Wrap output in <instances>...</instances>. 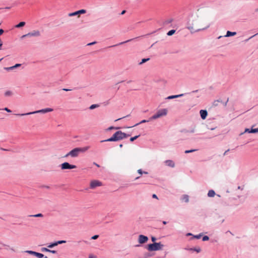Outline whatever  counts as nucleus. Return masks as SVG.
I'll return each instance as SVG.
<instances>
[{"label": "nucleus", "instance_id": "57", "mask_svg": "<svg viewBox=\"0 0 258 258\" xmlns=\"http://www.w3.org/2000/svg\"><path fill=\"white\" fill-rule=\"evenodd\" d=\"M238 189H242V188H241V187H240V186H239L238 187Z\"/></svg>", "mask_w": 258, "mask_h": 258}, {"label": "nucleus", "instance_id": "11", "mask_svg": "<svg viewBox=\"0 0 258 258\" xmlns=\"http://www.w3.org/2000/svg\"><path fill=\"white\" fill-rule=\"evenodd\" d=\"M200 115L203 119H206L207 116L208 112L206 110H201L200 111Z\"/></svg>", "mask_w": 258, "mask_h": 258}, {"label": "nucleus", "instance_id": "60", "mask_svg": "<svg viewBox=\"0 0 258 258\" xmlns=\"http://www.w3.org/2000/svg\"><path fill=\"white\" fill-rule=\"evenodd\" d=\"M144 173H145V174H147V172H144Z\"/></svg>", "mask_w": 258, "mask_h": 258}, {"label": "nucleus", "instance_id": "12", "mask_svg": "<svg viewBox=\"0 0 258 258\" xmlns=\"http://www.w3.org/2000/svg\"><path fill=\"white\" fill-rule=\"evenodd\" d=\"M165 163L167 166H170L171 167H174L175 166L174 162L170 160H166L165 161Z\"/></svg>", "mask_w": 258, "mask_h": 258}, {"label": "nucleus", "instance_id": "32", "mask_svg": "<svg viewBox=\"0 0 258 258\" xmlns=\"http://www.w3.org/2000/svg\"><path fill=\"white\" fill-rule=\"evenodd\" d=\"M66 242V241L65 240H59V241H56L57 245H58L59 244L65 243Z\"/></svg>", "mask_w": 258, "mask_h": 258}, {"label": "nucleus", "instance_id": "61", "mask_svg": "<svg viewBox=\"0 0 258 258\" xmlns=\"http://www.w3.org/2000/svg\"><path fill=\"white\" fill-rule=\"evenodd\" d=\"M3 59V58H1V59H0V61H1Z\"/></svg>", "mask_w": 258, "mask_h": 258}, {"label": "nucleus", "instance_id": "26", "mask_svg": "<svg viewBox=\"0 0 258 258\" xmlns=\"http://www.w3.org/2000/svg\"><path fill=\"white\" fill-rule=\"evenodd\" d=\"M57 245V243H56V242H54V243H51L50 244H49V245H48V247L49 248H52L55 246H56Z\"/></svg>", "mask_w": 258, "mask_h": 258}, {"label": "nucleus", "instance_id": "6", "mask_svg": "<svg viewBox=\"0 0 258 258\" xmlns=\"http://www.w3.org/2000/svg\"><path fill=\"white\" fill-rule=\"evenodd\" d=\"M164 245L162 244L160 242L159 243H154L152 244H150L148 245L147 249L149 251H156L162 249Z\"/></svg>", "mask_w": 258, "mask_h": 258}, {"label": "nucleus", "instance_id": "19", "mask_svg": "<svg viewBox=\"0 0 258 258\" xmlns=\"http://www.w3.org/2000/svg\"><path fill=\"white\" fill-rule=\"evenodd\" d=\"M35 256H37L38 258H42L43 257H44V255L43 254L37 252H35Z\"/></svg>", "mask_w": 258, "mask_h": 258}, {"label": "nucleus", "instance_id": "1", "mask_svg": "<svg viewBox=\"0 0 258 258\" xmlns=\"http://www.w3.org/2000/svg\"><path fill=\"white\" fill-rule=\"evenodd\" d=\"M210 26L209 24L207 23L205 25L202 24V22L198 19L192 20L188 22L187 28L191 32L194 33L199 31L203 30Z\"/></svg>", "mask_w": 258, "mask_h": 258}, {"label": "nucleus", "instance_id": "53", "mask_svg": "<svg viewBox=\"0 0 258 258\" xmlns=\"http://www.w3.org/2000/svg\"><path fill=\"white\" fill-rule=\"evenodd\" d=\"M94 164H95V165H96V166H97V167H99V165L98 164H96V163H94Z\"/></svg>", "mask_w": 258, "mask_h": 258}, {"label": "nucleus", "instance_id": "46", "mask_svg": "<svg viewBox=\"0 0 258 258\" xmlns=\"http://www.w3.org/2000/svg\"><path fill=\"white\" fill-rule=\"evenodd\" d=\"M95 43H96V42H93L90 43L88 44V45H93V44H94Z\"/></svg>", "mask_w": 258, "mask_h": 258}, {"label": "nucleus", "instance_id": "36", "mask_svg": "<svg viewBox=\"0 0 258 258\" xmlns=\"http://www.w3.org/2000/svg\"><path fill=\"white\" fill-rule=\"evenodd\" d=\"M196 151H197V150H186L185 151V153H189L193 152Z\"/></svg>", "mask_w": 258, "mask_h": 258}, {"label": "nucleus", "instance_id": "30", "mask_svg": "<svg viewBox=\"0 0 258 258\" xmlns=\"http://www.w3.org/2000/svg\"><path fill=\"white\" fill-rule=\"evenodd\" d=\"M139 136H140V135H138V136H135L134 137H132L130 138V141L131 142H133L134 141L136 140L137 138H138L139 137Z\"/></svg>", "mask_w": 258, "mask_h": 258}, {"label": "nucleus", "instance_id": "45", "mask_svg": "<svg viewBox=\"0 0 258 258\" xmlns=\"http://www.w3.org/2000/svg\"><path fill=\"white\" fill-rule=\"evenodd\" d=\"M4 30L3 29H0V35H2L4 33Z\"/></svg>", "mask_w": 258, "mask_h": 258}, {"label": "nucleus", "instance_id": "48", "mask_svg": "<svg viewBox=\"0 0 258 258\" xmlns=\"http://www.w3.org/2000/svg\"><path fill=\"white\" fill-rule=\"evenodd\" d=\"M229 149H228L227 150H226V151L224 152V154H223V155H224V156H225V155L226 154V153H227L228 152H229Z\"/></svg>", "mask_w": 258, "mask_h": 258}, {"label": "nucleus", "instance_id": "59", "mask_svg": "<svg viewBox=\"0 0 258 258\" xmlns=\"http://www.w3.org/2000/svg\"><path fill=\"white\" fill-rule=\"evenodd\" d=\"M254 35L251 36L249 39H250L251 38H252Z\"/></svg>", "mask_w": 258, "mask_h": 258}, {"label": "nucleus", "instance_id": "41", "mask_svg": "<svg viewBox=\"0 0 258 258\" xmlns=\"http://www.w3.org/2000/svg\"><path fill=\"white\" fill-rule=\"evenodd\" d=\"M138 172L140 174L142 175L143 174L142 170L141 169H139L138 170Z\"/></svg>", "mask_w": 258, "mask_h": 258}, {"label": "nucleus", "instance_id": "64", "mask_svg": "<svg viewBox=\"0 0 258 258\" xmlns=\"http://www.w3.org/2000/svg\"><path fill=\"white\" fill-rule=\"evenodd\" d=\"M44 258H48V257L46 256H45Z\"/></svg>", "mask_w": 258, "mask_h": 258}, {"label": "nucleus", "instance_id": "14", "mask_svg": "<svg viewBox=\"0 0 258 258\" xmlns=\"http://www.w3.org/2000/svg\"><path fill=\"white\" fill-rule=\"evenodd\" d=\"M236 34V32H230L229 31H228L227 32L226 35L225 36V37H230L232 36H234Z\"/></svg>", "mask_w": 258, "mask_h": 258}, {"label": "nucleus", "instance_id": "40", "mask_svg": "<svg viewBox=\"0 0 258 258\" xmlns=\"http://www.w3.org/2000/svg\"><path fill=\"white\" fill-rule=\"evenodd\" d=\"M4 110H6L8 112H11V110L8 109V108L6 107L4 109Z\"/></svg>", "mask_w": 258, "mask_h": 258}, {"label": "nucleus", "instance_id": "54", "mask_svg": "<svg viewBox=\"0 0 258 258\" xmlns=\"http://www.w3.org/2000/svg\"><path fill=\"white\" fill-rule=\"evenodd\" d=\"M195 132L194 130H192L191 131H190V133H194Z\"/></svg>", "mask_w": 258, "mask_h": 258}, {"label": "nucleus", "instance_id": "2", "mask_svg": "<svg viewBox=\"0 0 258 258\" xmlns=\"http://www.w3.org/2000/svg\"><path fill=\"white\" fill-rule=\"evenodd\" d=\"M129 136L130 135L126 134L125 133H123L121 131H117L113 135L112 137L107 140L102 141L101 142L118 141L123 139L126 138Z\"/></svg>", "mask_w": 258, "mask_h": 258}, {"label": "nucleus", "instance_id": "7", "mask_svg": "<svg viewBox=\"0 0 258 258\" xmlns=\"http://www.w3.org/2000/svg\"><path fill=\"white\" fill-rule=\"evenodd\" d=\"M41 35L40 32L38 30H33L26 34L23 35L21 36V38H24L26 37H39Z\"/></svg>", "mask_w": 258, "mask_h": 258}, {"label": "nucleus", "instance_id": "51", "mask_svg": "<svg viewBox=\"0 0 258 258\" xmlns=\"http://www.w3.org/2000/svg\"><path fill=\"white\" fill-rule=\"evenodd\" d=\"M249 131H249V129H246V130H245V132H248V133H249Z\"/></svg>", "mask_w": 258, "mask_h": 258}, {"label": "nucleus", "instance_id": "56", "mask_svg": "<svg viewBox=\"0 0 258 258\" xmlns=\"http://www.w3.org/2000/svg\"><path fill=\"white\" fill-rule=\"evenodd\" d=\"M122 147V144L119 145V147L121 148Z\"/></svg>", "mask_w": 258, "mask_h": 258}, {"label": "nucleus", "instance_id": "31", "mask_svg": "<svg viewBox=\"0 0 258 258\" xmlns=\"http://www.w3.org/2000/svg\"><path fill=\"white\" fill-rule=\"evenodd\" d=\"M27 253H28L29 254H33L34 255H35V251H32V250H27L26 251Z\"/></svg>", "mask_w": 258, "mask_h": 258}, {"label": "nucleus", "instance_id": "10", "mask_svg": "<svg viewBox=\"0 0 258 258\" xmlns=\"http://www.w3.org/2000/svg\"><path fill=\"white\" fill-rule=\"evenodd\" d=\"M148 240V238L147 236H144L143 235H140L139 236L138 241L140 244L145 243Z\"/></svg>", "mask_w": 258, "mask_h": 258}, {"label": "nucleus", "instance_id": "50", "mask_svg": "<svg viewBox=\"0 0 258 258\" xmlns=\"http://www.w3.org/2000/svg\"><path fill=\"white\" fill-rule=\"evenodd\" d=\"M125 11L124 10L121 12V15H123L125 13Z\"/></svg>", "mask_w": 258, "mask_h": 258}, {"label": "nucleus", "instance_id": "39", "mask_svg": "<svg viewBox=\"0 0 258 258\" xmlns=\"http://www.w3.org/2000/svg\"><path fill=\"white\" fill-rule=\"evenodd\" d=\"M201 236H202V235L200 234L194 236V237L197 239H199L201 238Z\"/></svg>", "mask_w": 258, "mask_h": 258}, {"label": "nucleus", "instance_id": "24", "mask_svg": "<svg viewBox=\"0 0 258 258\" xmlns=\"http://www.w3.org/2000/svg\"><path fill=\"white\" fill-rule=\"evenodd\" d=\"M86 11L84 9L78 11V13L79 14V15L85 14V13H86Z\"/></svg>", "mask_w": 258, "mask_h": 258}, {"label": "nucleus", "instance_id": "33", "mask_svg": "<svg viewBox=\"0 0 258 258\" xmlns=\"http://www.w3.org/2000/svg\"><path fill=\"white\" fill-rule=\"evenodd\" d=\"M191 250H194V251H197V252H200L201 251V248H199H199H194V249L191 248Z\"/></svg>", "mask_w": 258, "mask_h": 258}, {"label": "nucleus", "instance_id": "44", "mask_svg": "<svg viewBox=\"0 0 258 258\" xmlns=\"http://www.w3.org/2000/svg\"><path fill=\"white\" fill-rule=\"evenodd\" d=\"M151 239L153 242H154L156 240V238L155 237H152Z\"/></svg>", "mask_w": 258, "mask_h": 258}, {"label": "nucleus", "instance_id": "9", "mask_svg": "<svg viewBox=\"0 0 258 258\" xmlns=\"http://www.w3.org/2000/svg\"><path fill=\"white\" fill-rule=\"evenodd\" d=\"M76 167V165L70 164L68 162H64L61 164V169H72Z\"/></svg>", "mask_w": 258, "mask_h": 258}, {"label": "nucleus", "instance_id": "42", "mask_svg": "<svg viewBox=\"0 0 258 258\" xmlns=\"http://www.w3.org/2000/svg\"><path fill=\"white\" fill-rule=\"evenodd\" d=\"M49 252H51V253H54V254L56 253V251H55V250H50V249H49Z\"/></svg>", "mask_w": 258, "mask_h": 258}, {"label": "nucleus", "instance_id": "21", "mask_svg": "<svg viewBox=\"0 0 258 258\" xmlns=\"http://www.w3.org/2000/svg\"><path fill=\"white\" fill-rule=\"evenodd\" d=\"M29 217H43V215L42 214H37L36 215H29Z\"/></svg>", "mask_w": 258, "mask_h": 258}, {"label": "nucleus", "instance_id": "28", "mask_svg": "<svg viewBox=\"0 0 258 258\" xmlns=\"http://www.w3.org/2000/svg\"><path fill=\"white\" fill-rule=\"evenodd\" d=\"M98 106H99V105L97 104H93L90 106L89 108L90 109H93L96 107H98Z\"/></svg>", "mask_w": 258, "mask_h": 258}, {"label": "nucleus", "instance_id": "29", "mask_svg": "<svg viewBox=\"0 0 258 258\" xmlns=\"http://www.w3.org/2000/svg\"><path fill=\"white\" fill-rule=\"evenodd\" d=\"M150 121V119H149V120H145V119H144V120H142L140 122L138 123H137L136 124H135V126L138 125H139V124H141V123H145V122H148V121Z\"/></svg>", "mask_w": 258, "mask_h": 258}, {"label": "nucleus", "instance_id": "23", "mask_svg": "<svg viewBox=\"0 0 258 258\" xmlns=\"http://www.w3.org/2000/svg\"><path fill=\"white\" fill-rule=\"evenodd\" d=\"M76 15L79 16V14L78 13V11L69 14V16H70V17L74 16H76Z\"/></svg>", "mask_w": 258, "mask_h": 258}, {"label": "nucleus", "instance_id": "4", "mask_svg": "<svg viewBox=\"0 0 258 258\" xmlns=\"http://www.w3.org/2000/svg\"><path fill=\"white\" fill-rule=\"evenodd\" d=\"M168 110L166 108L161 109L157 111V112L150 118V120L156 119L157 118L165 116L167 114Z\"/></svg>", "mask_w": 258, "mask_h": 258}, {"label": "nucleus", "instance_id": "63", "mask_svg": "<svg viewBox=\"0 0 258 258\" xmlns=\"http://www.w3.org/2000/svg\"><path fill=\"white\" fill-rule=\"evenodd\" d=\"M256 12H258V9H257L256 10Z\"/></svg>", "mask_w": 258, "mask_h": 258}, {"label": "nucleus", "instance_id": "52", "mask_svg": "<svg viewBox=\"0 0 258 258\" xmlns=\"http://www.w3.org/2000/svg\"><path fill=\"white\" fill-rule=\"evenodd\" d=\"M163 224L165 225V224H166L167 223L166 221H163Z\"/></svg>", "mask_w": 258, "mask_h": 258}, {"label": "nucleus", "instance_id": "3", "mask_svg": "<svg viewBox=\"0 0 258 258\" xmlns=\"http://www.w3.org/2000/svg\"><path fill=\"white\" fill-rule=\"evenodd\" d=\"M89 148L90 147L89 146L83 148H76L67 153L64 157H68L69 156H71L73 158L77 157L79 156L80 153L85 152L89 150Z\"/></svg>", "mask_w": 258, "mask_h": 258}, {"label": "nucleus", "instance_id": "15", "mask_svg": "<svg viewBox=\"0 0 258 258\" xmlns=\"http://www.w3.org/2000/svg\"><path fill=\"white\" fill-rule=\"evenodd\" d=\"M183 95V94H179V95L169 96L167 98V99H171L176 98L182 96Z\"/></svg>", "mask_w": 258, "mask_h": 258}, {"label": "nucleus", "instance_id": "49", "mask_svg": "<svg viewBox=\"0 0 258 258\" xmlns=\"http://www.w3.org/2000/svg\"><path fill=\"white\" fill-rule=\"evenodd\" d=\"M63 90L66 91H70L71 90L67 89H63Z\"/></svg>", "mask_w": 258, "mask_h": 258}, {"label": "nucleus", "instance_id": "22", "mask_svg": "<svg viewBox=\"0 0 258 258\" xmlns=\"http://www.w3.org/2000/svg\"><path fill=\"white\" fill-rule=\"evenodd\" d=\"M150 59L149 58H143L142 59V61L139 63V64H142L143 63L148 61Z\"/></svg>", "mask_w": 258, "mask_h": 258}, {"label": "nucleus", "instance_id": "47", "mask_svg": "<svg viewBox=\"0 0 258 258\" xmlns=\"http://www.w3.org/2000/svg\"><path fill=\"white\" fill-rule=\"evenodd\" d=\"M152 197L153 198L157 199V196L155 194H153V196H152Z\"/></svg>", "mask_w": 258, "mask_h": 258}, {"label": "nucleus", "instance_id": "8", "mask_svg": "<svg viewBox=\"0 0 258 258\" xmlns=\"http://www.w3.org/2000/svg\"><path fill=\"white\" fill-rule=\"evenodd\" d=\"M102 185V183L98 180H93L90 183V187L91 189H94L97 187Z\"/></svg>", "mask_w": 258, "mask_h": 258}, {"label": "nucleus", "instance_id": "13", "mask_svg": "<svg viewBox=\"0 0 258 258\" xmlns=\"http://www.w3.org/2000/svg\"><path fill=\"white\" fill-rule=\"evenodd\" d=\"M21 64L17 63V64H15V66H12V67L4 68V69L7 70V71H10V70H13L14 69L16 68L17 67H19L21 66Z\"/></svg>", "mask_w": 258, "mask_h": 258}, {"label": "nucleus", "instance_id": "16", "mask_svg": "<svg viewBox=\"0 0 258 258\" xmlns=\"http://www.w3.org/2000/svg\"><path fill=\"white\" fill-rule=\"evenodd\" d=\"M25 22H21L19 23L18 24L16 25L15 27V28H19L22 27L25 25Z\"/></svg>", "mask_w": 258, "mask_h": 258}, {"label": "nucleus", "instance_id": "35", "mask_svg": "<svg viewBox=\"0 0 258 258\" xmlns=\"http://www.w3.org/2000/svg\"><path fill=\"white\" fill-rule=\"evenodd\" d=\"M41 250H42V251H46V252L49 251V249L47 248H45V247L42 248Z\"/></svg>", "mask_w": 258, "mask_h": 258}, {"label": "nucleus", "instance_id": "20", "mask_svg": "<svg viewBox=\"0 0 258 258\" xmlns=\"http://www.w3.org/2000/svg\"><path fill=\"white\" fill-rule=\"evenodd\" d=\"M13 94V92L11 91H7L5 93V95L6 96H11V95H12Z\"/></svg>", "mask_w": 258, "mask_h": 258}, {"label": "nucleus", "instance_id": "38", "mask_svg": "<svg viewBox=\"0 0 258 258\" xmlns=\"http://www.w3.org/2000/svg\"><path fill=\"white\" fill-rule=\"evenodd\" d=\"M118 128H119V127H114L113 126H110L109 128H108L107 130H113V129H118Z\"/></svg>", "mask_w": 258, "mask_h": 258}, {"label": "nucleus", "instance_id": "58", "mask_svg": "<svg viewBox=\"0 0 258 258\" xmlns=\"http://www.w3.org/2000/svg\"><path fill=\"white\" fill-rule=\"evenodd\" d=\"M121 118H118V119H116V121L118 120H120V119H121Z\"/></svg>", "mask_w": 258, "mask_h": 258}, {"label": "nucleus", "instance_id": "18", "mask_svg": "<svg viewBox=\"0 0 258 258\" xmlns=\"http://www.w3.org/2000/svg\"><path fill=\"white\" fill-rule=\"evenodd\" d=\"M182 201H184L185 202L187 203L188 202V196L187 195H184L182 197Z\"/></svg>", "mask_w": 258, "mask_h": 258}, {"label": "nucleus", "instance_id": "17", "mask_svg": "<svg viewBox=\"0 0 258 258\" xmlns=\"http://www.w3.org/2000/svg\"><path fill=\"white\" fill-rule=\"evenodd\" d=\"M215 195V192L213 190H210L208 193V196L209 197H213Z\"/></svg>", "mask_w": 258, "mask_h": 258}, {"label": "nucleus", "instance_id": "43", "mask_svg": "<svg viewBox=\"0 0 258 258\" xmlns=\"http://www.w3.org/2000/svg\"><path fill=\"white\" fill-rule=\"evenodd\" d=\"M131 40H132V39L128 40H127V41H125V42H122L120 43H119V44H123V43H125V42H129V41H131Z\"/></svg>", "mask_w": 258, "mask_h": 258}, {"label": "nucleus", "instance_id": "5", "mask_svg": "<svg viewBox=\"0 0 258 258\" xmlns=\"http://www.w3.org/2000/svg\"><path fill=\"white\" fill-rule=\"evenodd\" d=\"M53 110V109L52 108H46L45 109H42L35 111L33 112H28V113H22V114H15V115L17 116H24V115H27L39 113H47L49 112H52Z\"/></svg>", "mask_w": 258, "mask_h": 258}, {"label": "nucleus", "instance_id": "55", "mask_svg": "<svg viewBox=\"0 0 258 258\" xmlns=\"http://www.w3.org/2000/svg\"><path fill=\"white\" fill-rule=\"evenodd\" d=\"M140 177V176H139V177H137L135 178V179H138V178H139Z\"/></svg>", "mask_w": 258, "mask_h": 258}, {"label": "nucleus", "instance_id": "62", "mask_svg": "<svg viewBox=\"0 0 258 258\" xmlns=\"http://www.w3.org/2000/svg\"><path fill=\"white\" fill-rule=\"evenodd\" d=\"M187 235H191V234H190V233H188Z\"/></svg>", "mask_w": 258, "mask_h": 258}, {"label": "nucleus", "instance_id": "34", "mask_svg": "<svg viewBox=\"0 0 258 258\" xmlns=\"http://www.w3.org/2000/svg\"><path fill=\"white\" fill-rule=\"evenodd\" d=\"M209 239V237L208 236H204L203 237V241H204L208 240Z\"/></svg>", "mask_w": 258, "mask_h": 258}, {"label": "nucleus", "instance_id": "37", "mask_svg": "<svg viewBox=\"0 0 258 258\" xmlns=\"http://www.w3.org/2000/svg\"><path fill=\"white\" fill-rule=\"evenodd\" d=\"M98 237H99V235H94L93 236H92V237H91V239H92L95 240V239H97V238H98Z\"/></svg>", "mask_w": 258, "mask_h": 258}, {"label": "nucleus", "instance_id": "27", "mask_svg": "<svg viewBox=\"0 0 258 258\" xmlns=\"http://www.w3.org/2000/svg\"><path fill=\"white\" fill-rule=\"evenodd\" d=\"M258 132V128L251 129L250 131L249 132L250 133H255Z\"/></svg>", "mask_w": 258, "mask_h": 258}, {"label": "nucleus", "instance_id": "25", "mask_svg": "<svg viewBox=\"0 0 258 258\" xmlns=\"http://www.w3.org/2000/svg\"><path fill=\"white\" fill-rule=\"evenodd\" d=\"M175 32V30H171L170 31H169L168 33H167V35L168 36H171L172 35H173Z\"/></svg>", "mask_w": 258, "mask_h": 258}]
</instances>
